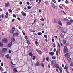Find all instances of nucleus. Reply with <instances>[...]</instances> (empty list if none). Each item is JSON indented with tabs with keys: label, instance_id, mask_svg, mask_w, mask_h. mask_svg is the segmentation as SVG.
I'll use <instances>...</instances> for the list:
<instances>
[{
	"label": "nucleus",
	"instance_id": "4d7b16f0",
	"mask_svg": "<svg viewBox=\"0 0 73 73\" xmlns=\"http://www.w3.org/2000/svg\"><path fill=\"white\" fill-rule=\"evenodd\" d=\"M9 12H12V9H9Z\"/></svg>",
	"mask_w": 73,
	"mask_h": 73
},
{
	"label": "nucleus",
	"instance_id": "79ce46f5",
	"mask_svg": "<svg viewBox=\"0 0 73 73\" xmlns=\"http://www.w3.org/2000/svg\"><path fill=\"white\" fill-rule=\"evenodd\" d=\"M1 65L2 66H4V64H3V63H1Z\"/></svg>",
	"mask_w": 73,
	"mask_h": 73
},
{
	"label": "nucleus",
	"instance_id": "c03bdc74",
	"mask_svg": "<svg viewBox=\"0 0 73 73\" xmlns=\"http://www.w3.org/2000/svg\"><path fill=\"white\" fill-rule=\"evenodd\" d=\"M59 8H61V9H63V8L61 5H59Z\"/></svg>",
	"mask_w": 73,
	"mask_h": 73
},
{
	"label": "nucleus",
	"instance_id": "e433bc0d",
	"mask_svg": "<svg viewBox=\"0 0 73 73\" xmlns=\"http://www.w3.org/2000/svg\"><path fill=\"white\" fill-rule=\"evenodd\" d=\"M54 22L55 23V24H57V22L56 20L55 19L54 20Z\"/></svg>",
	"mask_w": 73,
	"mask_h": 73
},
{
	"label": "nucleus",
	"instance_id": "3c124183",
	"mask_svg": "<svg viewBox=\"0 0 73 73\" xmlns=\"http://www.w3.org/2000/svg\"><path fill=\"white\" fill-rule=\"evenodd\" d=\"M53 2H54V3H56V1L55 0H52Z\"/></svg>",
	"mask_w": 73,
	"mask_h": 73
},
{
	"label": "nucleus",
	"instance_id": "c85d7f7f",
	"mask_svg": "<svg viewBox=\"0 0 73 73\" xmlns=\"http://www.w3.org/2000/svg\"><path fill=\"white\" fill-rule=\"evenodd\" d=\"M43 67V68H44V66H45V64L44 63H42L40 64Z\"/></svg>",
	"mask_w": 73,
	"mask_h": 73
},
{
	"label": "nucleus",
	"instance_id": "412c9836",
	"mask_svg": "<svg viewBox=\"0 0 73 73\" xmlns=\"http://www.w3.org/2000/svg\"><path fill=\"white\" fill-rule=\"evenodd\" d=\"M56 61L55 60H52L51 64H56Z\"/></svg>",
	"mask_w": 73,
	"mask_h": 73
},
{
	"label": "nucleus",
	"instance_id": "473e14b6",
	"mask_svg": "<svg viewBox=\"0 0 73 73\" xmlns=\"http://www.w3.org/2000/svg\"><path fill=\"white\" fill-rule=\"evenodd\" d=\"M0 70H1L2 72H3V71H4V70L3 69H2V67H0Z\"/></svg>",
	"mask_w": 73,
	"mask_h": 73
},
{
	"label": "nucleus",
	"instance_id": "2f4dec72",
	"mask_svg": "<svg viewBox=\"0 0 73 73\" xmlns=\"http://www.w3.org/2000/svg\"><path fill=\"white\" fill-rule=\"evenodd\" d=\"M70 66H73V62H72L70 64Z\"/></svg>",
	"mask_w": 73,
	"mask_h": 73
},
{
	"label": "nucleus",
	"instance_id": "37998d69",
	"mask_svg": "<svg viewBox=\"0 0 73 73\" xmlns=\"http://www.w3.org/2000/svg\"><path fill=\"white\" fill-rule=\"evenodd\" d=\"M27 8L28 9H31V6H28V7Z\"/></svg>",
	"mask_w": 73,
	"mask_h": 73
},
{
	"label": "nucleus",
	"instance_id": "4468645a",
	"mask_svg": "<svg viewBox=\"0 0 73 73\" xmlns=\"http://www.w3.org/2000/svg\"><path fill=\"white\" fill-rule=\"evenodd\" d=\"M15 41V37H13L11 40V42H14Z\"/></svg>",
	"mask_w": 73,
	"mask_h": 73
},
{
	"label": "nucleus",
	"instance_id": "39448f33",
	"mask_svg": "<svg viewBox=\"0 0 73 73\" xmlns=\"http://www.w3.org/2000/svg\"><path fill=\"white\" fill-rule=\"evenodd\" d=\"M13 37H17V36H19V33H17L13 34Z\"/></svg>",
	"mask_w": 73,
	"mask_h": 73
},
{
	"label": "nucleus",
	"instance_id": "0e129e2a",
	"mask_svg": "<svg viewBox=\"0 0 73 73\" xmlns=\"http://www.w3.org/2000/svg\"><path fill=\"white\" fill-rule=\"evenodd\" d=\"M5 17L6 18H8V17L7 15H5Z\"/></svg>",
	"mask_w": 73,
	"mask_h": 73
},
{
	"label": "nucleus",
	"instance_id": "f8f14e48",
	"mask_svg": "<svg viewBox=\"0 0 73 73\" xmlns=\"http://www.w3.org/2000/svg\"><path fill=\"white\" fill-rule=\"evenodd\" d=\"M29 56H31V57H33V54L32 53V52H30V53L29 54Z\"/></svg>",
	"mask_w": 73,
	"mask_h": 73
},
{
	"label": "nucleus",
	"instance_id": "58836bf2",
	"mask_svg": "<svg viewBox=\"0 0 73 73\" xmlns=\"http://www.w3.org/2000/svg\"><path fill=\"white\" fill-rule=\"evenodd\" d=\"M65 3L66 4H68V3H69V1L68 0H66L65 1Z\"/></svg>",
	"mask_w": 73,
	"mask_h": 73
},
{
	"label": "nucleus",
	"instance_id": "5fc2aeb1",
	"mask_svg": "<svg viewBox=\"0 0 73 73\" xmlns=\"http://www.w3.org/2000/svg\"><path fill=\"white\" fill-rule=\"evenodd\" d=\"M36 21V20L35 19L33 22V24H35V23Z\"/></svg>",
	"mask_w": 73,
	"mask_h": 73
},
{
	"label": "nucleus",
	"instance_id": "13d9d810",
	"mask_svg": "<svg viewBox=\"0 0 73 73\" xmlns=\"http://www.w3.org/2000/svg\"><path fill=\"white\" fill-rule=\"evenodd\" d=\"M25 37L26 38V40H28V38L27 36H25Z\"/></svg>",
	"mask_w": 73,
	"mask_h": 73
},
{
	"label": "nucleus",
	"instance_id": "72a5a7b5",
	"mask_svg": "<svg viewBox=\"0 0 73 73\" xmlns=\"http://www.w3.org/2000/svg\"><path fill=\"white\" fill-rule=\"evenodd\" d=\"M48 4V1H45V4L46 5H47Z\"/></svg>",
	"mask_w": 73,
	"mask_h": 73
},
{
	"label": "nucleus",
	"instance_id": "20e7f679",
	"mask_svg": "<svg viewBox=\"0 0 73 73\" xmlns=\"http://www.w3.org/2000/svg\"><path fill=\"white\" fill-rule=\"evenodd\" d=\"M10 6V4L9 2L6 3L5 4V7H8Z\"/></svg>",
	"mask_w": 73,
	"mask_h": 73
},
{
	"label": "nucleus",
	"instance_id": "ea45409f",
	"mask_svg": "<svg viewBox=\"0 0 73 73\" xmlns=\"http://www.w3.org/2000/svg\"><path fill=\"white\" fill-rule=\"evenodd\" d=\"M58 52L59 54H61V51H60V48H59V49Z\"/></svg>",
	"mask_w": 73,
	"mask_h": 73
},
{
	"label": "nucleus",
	"instance_id": "6ab92c4d",
	"mask_svg": "<svg viewBox=\"0 0 73 73\" xmlns=\"http://www.w3.org/2000/svg\"><path fill=\"white\" fill-rule=\"evenodd\" d=\"M35 66H40V63L38 62L37 61L35 64Z\"/></svg>",
	"mask_w": 73,
	"mask_h": 73
},
{
	"label": "nucleus",
	"instance_id": "f704fd0d",
	"mask_svg": "<svg viewBox=\"0 0 73 73\" xmlns=\"http://www.w3.org/2000/svg\"><path fill=\"white\" fill-rule=\"evenodd\" d=\"M53 47L55 48L56 47V44H55V43H53Z\"/></svg>",
	"mask_w": 73,
	"mask_h": 73
},
{
	"label": "nucleus",
	"instance_id": "5701e85b",
	"mask_svg": "<svg viewBox=\"0 0 73 73\" xmlns=\"http://www.w3.org/2000/svg\"><path fill=\"white\" fill-rule=\"evenodd\" d=\"M13 70L14 72H18V71L17 70L16 68H14Z\"/></svg>",
	"mask_w": 73,
	"mask_h": 73
},
{
	"label": "nucleus",
	"instance_id": "09e8293b",
	"mask_svg": "<svg viewBox=\"0 0 73 73\" xmlns=\"http://www.w3.org/2000/svg\"><path fill=\"white\" fill-rule=\"evenodd\" d=\"M58 45L59 46V49H60V44H59V43H58Z\"/></svg>",
	"mask_w": 73,
	"mask_h": 73
},
{
	"label": "nucleus",
	"instance_id": "dca6fc26",
	"mask_svg": "<svg viewBox=\"0 0 73 73\" xmlns=\"http://www.w3.org/2000/svg\"><path fill=\"white\" fill-rule=\"evenodd\" d=\"M12 45V42H11L9 44L8 46V47H11Z\"/></svg>",
	"mask_w": 73,
	"mask_h": 73
},
{
	"label": "nucleus",
	"instance_id": "de8ad7c7",
	"mask_svg": "<svg viewBox=\"0 0 73 73\" xmlns=\"http://www.w3.org/2000/svg\"><path fill=\"white\" fill-rule=\"evenodd\" d=\"M68 20L66 19H64V21H68Z\"/></svg>",
	"mask_w": 73,
	"mask_h": 73
},
{
	"label": "nucleus",
	"instance_id": "1a4fd4ad",
	"mask_svg": "<svg viewBox=\"0 0 73 73\" xmlns=\"http://www.w3.org/2000/svg\"><path fill=\"white\" fill-rule=\"evenodd\" d=\"M21 13H22V15L23 16H26L27 15L26 13H25L24 12V11H22L21 12Z\"/></svg>",
	"mask_w": 73,
	"mask_h": 73
},
{
	"label": "nucleus",
	"instance_id": "c9c22d12",
	"mask_svg": "<svg viewBox=\"0 0 73 73\" xmlns=\"http://www.w3.org/2000/svg\"><path fill=\"white\" fill-rule=\"evenodd\" d=\"M36 59V57L35 56H33V60H35Z\"/></svg>",
	"mask_w": 73,
	"mask_h": 73
},
{
	"label": "nucleus",
	"instance_id": "f03ea898",
	"mask_svg": "<svg viewBox=\"0 0 73 73\" xmlns=\"http://www.w3.org/2000/svg\"><path fill=\"white\" fill-rule=\"evenodd\" d=\"M69 50L68 49V48H67V47L65 46L64 47V49L63 50V52L64 53H67L68 52Z\"/></svg>",
	"mask_w": 73,
	"mask_h": 73
},
{
	"label": "nucleus",
	"instance_id": "e2e57ef3",
	"mask_svg": "<svg viewBox=\"0 0 73 73\" xmlns=\"http://www.w3.org/2000/svg\"><path fill=\"white\" fill-rule=\"evenodd\" d=\"M44 37L46 38H47V35H44Z\"/></svg>",
	"mask_w": 73,
	"mask_h": 73
},
{
	"label": "nucleus",
	"instance_id": "9b49d317",
	"mask_svg": "<svg viewBox=\"0 0 73 73\" xmlns=\"http://www.w3.org/2000/svg\"><path fill=\"white\" fill-rule=\"evenodd\" d=\"M64 56H65V57H67L68 56H70V55H69V53L68 52L66 54H65Z\"/></svg>",
	"mask_w": 73,
	"mask_h": 73
},
{
	"label": "nucleus",
	"instance_id": "bf43d9fd",
	"mask_svg": "<svg viewBox=\"0 0 73 73\" xmlns=\"http://www.w3.org/2000/svg\"><path fill=\"white\" fill-rule=\"evenodd\" d=\"M11 64L12 65H15V64H13V63L12 62V61H11Z\"/></svg>",
	"mask_w": 73,
	"mask_h": 73
},
{
	"label": "nucleus",
	"instance_id": "393cba45",
	"mask_svg": "<svg viewBox=\"0 0 73 73\" xmlns=\"http://www.w3.org/2000/svg\"><path fill=\"white\" fill-rule=\"evenodd\" d=\"M4 18V14H2L1 15H0V18Z\"/></svg>",
	"mask_w": 73,
	"mask_h": 73
},
{
	"label": "nucleus",
	"instance_id": "7ed1b4c3",
	"mask_svg": "<svg viewBox=\"0 0 73 73\" xmlns=\"http://www.w3.org/2000/svg\"><path fill=\"white\" fill-rule=\"evenodd\" d=\"M2 41V42L4 43H7V42H8V40L7 38L3 39Z\"/></svg>",
	"mask_w": 73,
	"mask_h": 73
},
{
	"label": "nucleus",
	"instance_id": "a18cd8bd",
	"mask_svg": "<svg viewBox=\"0 0 73 73\" xmlns=\"http://www.w3.org/2000/svg\"><path fill=\"white\" fill-rule=\"evenodd\" d=\"M17 19L19 21H20V20H21V19H20V17H18L17 18Z\"/></svg>",
	"mask_w": 73,
	"mask_h": 73
},
{
	"label": "nucleus",
	"instance_id": "7c9ffc66",
	"mask_svg": "<svg viewBox=\"0 0 73 73\" xmlns=\"http://www.w3.org/2000/svg\"><path fill=\"white\" fill-rule=\"evenodd\" d=\"M38 35H42V33L41 32H38L37 33Z\"/></svg>",
	"mask_w": 73,
	"mask_h": 73
},
{
	"label": "nucleus",
	"instance_id": "423d86ee",
	"mask_svg": "<svg viewBox=\"0 0 73 73\" xmlns=\"http://www.w3.org/2000/svg\"><path fill=\"white\" fill-rule=\"evenodd\" d=\"M67 59L68 61H70V62H71L72 61H71V58H70V55H69L67 57Z\"/></svg>",
	"mask_w": 73,
	"mask_h": 73
},
{
	"label": "nucleus",
	"instance_id": "338daca9",
	"mask_svg": "<svg viewBox=\"0 0 73 73\" xmlns=\"http://www.w3.org/2000/svg\"><path fill=\"white\" fill-rule=\"evenodd\" d=\"M45 58H43V62H44V61H45Z\"/></svg>",
	"mask_w": 73,
	"mask_h": 73
},
{
	"label": "nucleus",
	"instance_id": "49530a36",
	"mask_svg": "<svg viewBox=\"0 0 73 73\" xmlns=\"http://www.w3.org/2000/svg\"><path fill=\"white\" fill-rule=\"evenodd\" d=\"M56 54L57 56H58V50H57L56 52Z\"/></svg>",
	"mask_w": 73,
	"mask_h": 73
},
{
	"label": "nucleus",
	"instance_id": "ddd939ff",
	"mask_svg": "<svg viewBox=\"0 0 73 73\" xmlns=\"http://www.w3.org/2000/svg\"><path fill=\"white\" fill-rule=\"evenodd\" d=\"M7 49L6 48H3L2 50V51L3 52H5L7 51Z\"/></svg>",
	"mask_w": 73,
	"mask_h": 73
},
{
	"label": "nucleus",
	"instance_id": "a211bd4d",
	"mask_svg": "<svg viewBox=\"0 0 73 73\" xmlns=\"http://www.w3.org/2000/svg\"><path fill=\"white\" fill-rule=\"evenodd\" d=\"M4 46L3 43L1 42H0V46L2 47V46Z\"/></svg>",
	"mask_w": 73,
	"mask_h": 73
},
{
	"label": "nucleus",
	"instance_id": "864d4df0",
	"mask_svg": "<svg viewBox=\"0 0 73 73\" xmlns=\"http://www.w3.org/2000/svg\"><path fill=\"white\" fill-rule=\"evenodd\" d=\"M65 68L66 70H68V67H67L66 66H65Z\"/></svg>",
	"mask_w": 73,
	"mask_h": 73
},
{
	"label": "nucleus",
	"instance_id": "f3484780",
	"mask_svg": "<svg viewBox=\"0 0 73 73\" xmlns=\"http://www.w3.org/2000/svg\"><path fill=\"white\" fill-rule=\"evenodd\" d=\"M64 36H65V34L63 35V34L62 33H61L60 34V36L61 37V38H64Z\"/></svg>",
	"mask_w": 73,
	"mask_h": 73
},
{
	"label": "nucleus",
	"instance_id": "bb28decb",
	"mask_svg": "<svg viewBox=\"0 0 73 73\" xmlns=\"http://www.w3.org/2000/svg\"><path fill=\"white\" fill-rule=\"evenodd\" d=\"M67 25H70L72 24V23L70 21H69L67 22Z\"/></svg>",
	"mask_w": 73,
	"mask_h": 73
},
{
	"label": "nucleus",
	"instance_id": "4be33fe9",
	"mask_svg": "<svg viewBox=\"0 0 73 73\" xmlns=\"http://www.w3.org/2000/svg\"><path fill=\"white\" fill-rule=\"evenodd\" d=\"M9 54L5 56V57L6 58H7V60H8V59H9Z\"/></svg>",
	"mask_w": 73,
	"mask_h": 73
},
{
	"label": "nucleus",
	"instance_id": "774afa93",
	"mask_svg": "<svg viewBox=\"0 0 73 73\" xmlns=\"http://www.w3.org/2000/svg\"><path fill=\"white\" fill-rule=\"evenodd\" d=\"M70 22L71 23H73V20L72 19H71L70 20Z\"/></svg>",
	"mask_w": 73,
	"mask_h": 73
},
{
	"label": "nucleus",
	"instance_id": "cd10ccee",
	"mask_svg": "<svg viewBox=\"0 0 73 73\" xmlns=\"http://www.w3.org/2000/svg\"><path fill=\"white\" fill-rule=\"evenodd\" d=\"M66 40H63V43L64 45H65V44H66Z\"/></svg>",
	"mask_w": 73,
	"mask_h": 73
},
{
	"label": "nucleus",
	"instance_id": "052dcab7",
	"mask_svg": "<svg viewBox=\"0 0 73 73\" xmlns=\"http://www.w3.org/2000/svg\"><path fill=\"white\" fill-rule=\"evenodd\" d=\"M35 44H38V42L37 41H36L35 42Z\"/></svg>",
	"mask_w": 73,
	"mask_h": 73
},
{
	"label": "nucleus",
	"instance_id": "8fccbe9b",
	"mask_svg": "<svg viewBox=\"0 0 73 73\" xmlns=\"http://www.w3.org/2000/svg\"><path fill=\"white\" fill-rule=\"evenodd\" d=\"M49 57H47L46 58V61H48V60H49Z\"/></svg>",
	"mask_w": 73,
	"mask_h": 73
},
{
	"label": "nucleus",
	"instance_id": "4c0bfd02",
	"mask_svg": "<svg viewBox=\"0 0 73 73\" xmlns=\"http://www.w3.org/2000/svg\"><path fill=\"white\" fill-rule=\"evenodd\" d=\"M13 16L14 17H15V18H16V15L15 14H13Z\"/></svg>",
	"mask_w": 73,
	"mask_h": 73
},
{
	"label": "nucleus",
	"instance_id": "6e6552de",
	"mask_svg": "<svg viewBox=\"0 0 73 73\" xmlns=\"http://www.w3.org/2000/svg\"><path fill=\"white\" fill-rule=\"evenodd\" d=\"M12 29H11L10 31V33H13V32H14V30H15L16 29L14 27H13Z\"/></svg>",
	"mask_w": 73,
	"mask_h": 73
},
{
	"label": "nucleus",
	"instance_id": "0eeeda50",
	"mask_svg": "<svg viewBox=\"0 0 73 73\" xmlns=\"http://www.w3.org/2000/svg\"><path fill=\"white\" fill-rule=\"evenodd\" d=\"M4 53L2 52V51H0V57H4Z\"/></svg>",
	"mask_w": 73,
	"mask_h": 73
},
{
	"label": "nucleus",
	"instance_id": "a878e982",
	"mask_svg": "<svg viewBox=\"0 0 73 73\" xmlns=\"http://www.w3.org/2000/svg\"><path fill=\"white\" fill-rule=\"evenodd\" d=\"M59 29L60 31H63V28L61 27L59 28Z\"/></svg>",
	"mask_w": 73,
	"mask_h": 73
},
{
	"label": "nucleus",
	"instance_id": "b1692460",
	"mask_svg": "<svg viewBox=\"0 0 73 73\" xmlns=\"http://www.w3.org/2000/svg\"><path fill=\"white\" fill-rule=\"evenodd\" d=\"M58 24H59V25H61V26H62V23H61V22L60 21H58Z\"/></svg>",
	"mask_w": 73,
	"mask_h": 73
},
{
	"label": "nucleus",
	"instance_id": "603ef678",
	"mask_svg": "<svg viewBox=\"0 0 73 73\" xmlns=\"http://www.w3.org/2000/svg\"><path fill=\"white\" fill-rule=\"evenodd\" d=\"M29 31L30 32H33V30L31 29L29 30Z\"/></svg>",
	"mask_w": 73,
	"mask_h": 73
},
{
	"label": "nucleus",
	"instance_id": "a19ab883",
	"mask_svg": "<svg viewBox=\"0 0 73 73\" xmlns=\"http://www.w3.org/2000/svg\"><path fill=\"white\" fill-rule=\"evenodd\" d=\"M52 59L55 60V59H56V57L54 56H53L52 57Z\"/></svg>",
	"mask_w": 73,
	"mask_h": 73
},
{
	"label": "nucleus",
	"instance_id": "2eb2a0df",
	"mask_svg": "<svg viewBox=\"0 0 73 73\" xmlns=\"http://www.w3.org/2000/svg\"><path fill=\"white\" fill-rule=\"evenodd\" d=\"M49 54H50L52 56H53L54 55V52H53L52 53V52H50L49 53Z\"/></svg>",
	"mask_w": 73,
	"mask_h": 73
},
{
	"label": "nucleus",
	"instance_id": "f257e3e1",
	"mask_svg": "<svg viewBox=\"0 0 73 73\" xmlns=\"http://www.w3.org/2000/svg\"><path fill=\"white\" fill-rule=\"evenodd\" d=\"M54 67L55 68H57V69H59V70L60 73H62V68L61 67H60L59 66V65H58V64H56L54 66Z\"/></svg>",
	"mask_w": 73,
	"mask_h": 73
},
{
	"label": "nucleus",
	"instance_id": "aec40b11",
	"mask_svg": "<svg viewBox=\"0 0 73 73\" xmlns=\"http://www.w3.org/2000/svg\"><path fill=\"white\" fill-rule=\"evenodd\" d=\"M51 4L54 8H56V6H55V5L53 3V2H52Z\"/></svg>",
	"mask_w": 73,
	"mask_h": 73
},
{
	"label": "nucleus",
	"instance_id": "69168bd1",
	"mask_svg": "<svg viewBox=\"0 0 73 73\" xmlns=\"http://www.w3.org/2000/svg\"><path fill=\"white\" fill-rule=\"evenodd\" d=\"M52 42H54V39H52Z\"/></svg>",
	"mask_w": 73,
	"mask_h": 73
},
{
	"label": "nucleus",
	"instance_id": "9d476101",
	"mask_svg": "<svg viewBox=\"0 0 73 73\" xmlns=\"http://www.w3.org/2000/svg\"><path fill=\"white\" fill-rule=\"evenodd\" d=\"M36 50L37 51V52L39 53V54H41L42 53V52H41V51L39 50L38 49H36Z\"/></svg>",
	"mask_w": 73,
	"mask_h": 73
},
{
	"label": "nucleus",
	"instance_id": "680f3d73",
	"mask_svg": "<svg viewBox=\"0 0 73 73\" xmlns=\"http://www.w3.org/2000/svg\"><path fill=\"white\" fill-rule=\"evenodd\" d=\"M14 21H15V19H13L12 20V22H14Z\"/></svg>",
	"mask_w": 73,
	"mask_h": 73
},
{
	"label": "nucleus",
	"instance_id": "6e6d98bb",
	"mask_svg": "<svg viewBox=\"0 0 73 73\" xmlns=\"http://www.w3.org/2000/svg\"><path fill=\"white\" fill-rule=\"evenodd\" d=\"M52 37H55L56 38H57H57H57V36H52Z\"/></svg>",
	"mask_w": 73,
	"mask_h": 73
},
{
	"label": "nucleus",
	"instance_id": "c756f323",
	"mask_svg": "<svg viewBox=\"0 0 73 73\" xmlns=\"http://www.w3.org/2000/svg\"><path fill=\"white\" fill-rule=\"evenodd\" d=\"M27 42L28 44H29V45H30V44H31V42H30V41H29L28 40H27Z\"/></svg>",
	"mask_w": 73,
	"mask_h": 73
}]
</instances>
